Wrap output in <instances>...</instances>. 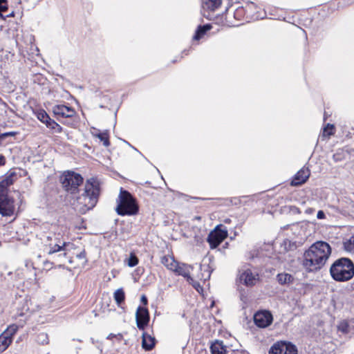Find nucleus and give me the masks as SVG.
Here are the masks:
<instances>
[{
  "label": "nucleus",
  "instance_id": "f257e3e1",
  "mask_svg": "<svg viewBox=\"0 0 354 354\" xmlns=\"http://www.w3.org/2000/svg\"><path fill=\"white\" fill-rule=\"evenodd\" d=\"M40 239L44 244V251L49 256H54L59 266L69 261L67 250L69 243L58 232V227L53 226L50 232L41 234Z\"/></svg>",
  "mask_w": 354,
  "mask_h": 354
},
{
  "label": "nucleus",
  "instance_id": "f03ea898",
  "mask_svg": "<svg viewBox=\"0 0 354 354\" xmlns=\"http://www.w3.org/2000/svg\"><path fill=\"white\" fill-rule=\"evenodd\" d=\"M331 254L330 245L325 241H317L305 251L303 266L308 272L321 269L326 263Z\"/></svg>",
  "mask_w": 354,
  "mask_h": 354
},
{
  "label": "nucleus",
  "instance_id": "7ed1b4c3",
  "mask_svg": "<svg viewBox=\"0 0 354 354\" xmlns=\"http://www.w3.org/2000/svg\"><path fill=\"white\" fill-rule=\"evenodd\" d=\"M17 179L15 172L9 173L0 181V214L3 216H10L15 212V201L8 194V187Z\"/></svg>",
  "mask_w": 354,
  "mask_h": 354
},
{
  "label": "nucleus",
  "instance_id": "20e7f679",
  "mask_svg": "<svg viewBox=\"0 0 354 354\" xmlns=\"http://www.w3.org/2000/svg\"><path fill=\"white\" fill-rule=\"evenodd\" d=\"M100 194V185L95 179L88 180L85 184L84 192L81 196L77 198V203L82 205L79 211L85 213L92 209L97 203Z\"/></svg>",
  "mask_w": 354,
  "mask_h": 354
},
{
  "label": "nucleus",
  "instance_id": "39448f33",
  "mask_svg": "<svg viewBox=\"0 0 354 354\" xmlns=\"http://www.w3.org/2000/svg\"><path fill=\"white\" fill-rule=\"evenodd\" d=\"M330 273L336 281H347L354 276V264L348 258H340L331 265Z\"/></svg>",
  "mask_w": 354,
  "mask_h": 354
},
{
  "label": "nucleus",
  "instance_id": "423d86ee",
  "mask_svg": "<svg viewBox=\"0 0 354 354\" xmlns=\"http://www.w3.org/2000/svg\"><path fill=\"white\" fill-rule=\"evenodd\" d=\"M138 205L136 198L126 190L120 189L115 212L120 216H133L138 214Z\"/></svg>",
  "mask_w": 354,
  "mask_h": 354
},
{
  "label": "nucleus",
  "instance_id": "0eeeda50",
  "mask_svg": "<svg viewBox=\"0 0 354 354\" xmlns=\"http://www.w3.org/2000/svg\"><path fill=\"white\" fill-rule=\"evenodd\" d=\"M60 182L67 192L75 194L77 192L79 186L82 184L83 178L77 173L68 171L62 175Z\"/></svg>",
  "mask_w": 354,
  "mask_h": 354
},
{
  "label": "nucleus",
  "instance_id": "6e6552de",
  "mask_svg": "<svg viewBox=\"0 0 354 354\" xmlns=\"http://www.w3.org/2000/svg\"><path fill=\"white\" fill-rule=\"evenodd\" d=\"M259 280V274L253 272L247 266H243L239 270L238 281L246 286H253Z\"/></svg>",
  "mask_w": 354,
  "mask_h": 354
},
{
  "label": "nucleus",
  "instance_id": "1a4fd4ad",
  "mask_svg": "<svg viewBox=\"0 0 354 354\" xmlns=\"http://www.w3.org/2000/svg\"><path fill=\"white\" fill-rule=\"evenodd\" d=\"M227 236V230H222L220 225H217L215 229L212 231L207 239V242L212 249L217 248L224 239Z\"/></svg>",
  "mask_w": 354,
  "mask_h": 354
},
{
  "label": "nucleus",
  "instance_id": "9d476101",
  "mask_svg": "<svg viewBox=\"0 0 354 354\" xmlns=\"http://www.w3.org/2000/svg\"><path fill=\"white\" fill-rule=\"evenodd\" d=\"M269 354H297V349L290 343L279 342L270 348Z\"/></svg>",
  "mask_w": 354,
  "mask_h": 354
},
{
  "label": "nucleus",
  "instance_id": "9b49d317",
  "mask_svg": "<svg viewBox=\"0 0 354 354\" xmlns=\"http://www.w3.org/2000/svg\"><path fill=\"white\" fill-rule=\"evenodd\" d=\"M272 315L268 310L259 311L254 315L255 324L260 328H266L272 322Z\"/></svg>",
  "mask_w": 354,
  "mask_h": 354
},
{
  "label": "nucleus",
  "instance_id": "f8f14e48",
  "mask_svg": "<svg viewBox=\"0 0 354 354\" xmlns=\"http://www.w3.org/2000/svg\"><path fill=\"white\" fill-rule=\"evenodd\" d=\"M137 327L140 330H144L149 322V311L146 308L139 306L136 313Z\"/></svg>",
  "mask_w": 354,
  "mask_h": 354
},
{
  "label": "nucleus",
  "instance_id": "ddd939ff",
  "mask_svg": "<svg viewBox=\"0 0 354 354\" xmlns=\"http://www.w3.org/2000/svg\"><path fill=\"white\" fill-rule=\"evenodd\" d=\"M55 115L62 118H72L75 114V111L71 106L64 104H57L53 107Z\"/></svg>",
  "mask_w": 354,
  "mask_h": 354
},
{
  "label": "nucleus",
  "instance_id": "4468645a",
  "mask_svg": "<svg viewBox=\"0 0 354 354\" xmlns=\"http://www.w3.org/2000/svg\"><path fill=\"white\" fill-rule=\"evenodd\" d=\"M310 172L308 168H301L293 177L290 185L292 186H299L304 184L309 178Z\"/></svg>",
  "mask_w": 354,
  "mask_h": 354
},
{
  "label": "nucleus",
  "instance_id": "2eb2a0df",
  "mask_svg": "<svg viewBox=\"0 0 354 354\" xmlns=\"http://www.w3.org/2000/svg\"><path fill=\"white\" fill-rule=\"evenodd\" d=\"M142 337V348L146 351L151 350L156 344L155 338L147 333H143Z\"/></svg>",
  "mask_w": 354,
  "mask_h": 354
},
{
  "label": "nucleus",
  "instance_id": "dca6fc26",
  "mask_svg": "<svg viewBox=\"0 0 354 354\" xmlns=\"http://www.w3.org/2000/svg\"><path fill=\"white\" fill-rule=\"evenodd\" d=\"M193 270V266L187 265V264H179L178 263L176 266V269L174 270V272L177 273L178 275H181L187 279L188 281V277H191L189 274L191 270Z\"/></svg>",
  "mask_w": 354,
  "mask_h": 354
},
{
  "label": "nucleus",
  "instance_id": "f3484780",
  "mask_svg": "<svg viewBox=\"0 0 354 354\" xmlns=\"http://www.w3.org/2000/svg\"><path fill=\"white\" fill-rule=\"evenodd\" d=\"M212 354H225L226 349L222 341H215L210 346Z\"/></svg>",
  "mask_w": 354,
  "mask_h": 354
},
{
  "label": "nucleus",
  "instance_id": "a211bd4d",
  "mask_svg": "<svg viewBox=\"0 0 354 354\" xmlns=\"http://www.w3.org/2000/svg\"><path fill=\"white\" fill-rule=\"evenodd\" d=\"M161 263L169 270L174 271L176 269L178 262L171 256H164L161 259Z\"/></svg>",
  "mask_w": 354,
  "mask_h": 354
},
{
  "label": "nucleus",
  "instance_id": "6ab92c4d",
  "mask_svg": "<svg viewBox=\"0 0 354 354\" xmlns=\"http://www.w3.org/2000/svg\"><path fill=\"white\" fill-rule=\"evenodd\" d=\"M222 0H205L203 4L204 9L214 11L221 5Z\"/></svg>",
  "mask_w": 354,
  "mask_h": 354
},
{
  "label": "nucleus",
  "instance_id": "aec40b11",
  "mask_svg": "<svg viewBox=\"0 0 354 354\" xmlns=\"http://www.w3.org/2000/svg\"><path fill=\"white\" fill-rule=\"evenodd\" d=\"M211 28H212V26L210 24L199 26L196 31V33H195L193 39L194 40H199L201 38H202L203 37V35L206 33V32L209 30Z\"/></svg>",
  "mask_w": 354,
  "mask_h": 354
},
{
  "label": "nucleus",
  "instance_id": "412c9836",
  "mask_svg": "<svg viewBox=\"0 0 354 354\" xmlns=\"http://www.w3.org/2000/svg\"><path fill=\"white\" fill-rule=\"evenodd\" d=\"M278 282L281 284H289L292 282L294 277L288 273H280L277 276Z\"/></svg>",
  "mask_w": 354,
  "mask_h": 354
},
{
  "label": "nucleus",
  "instance_id": "4be33fe9",
  "mask_svg": "<svg viewBox=\"0 0 354 354\" xmlns=\"http://www.w3.org/2000/svg\"><path fill=\"white\" fill-rule=\"evenodd\" d=\"M11 338L3 333L0 335V351H4L11 344Z\"/></svg>",
  "mask_w": 354,
  "mask_h": 354
},
{
  "label": "nucleus",
  "instance_id": "5701e85b",
  "mask_svg": "<svg viewBox=\"0 0 354 354\" xmlns=\"http://www.w3.org/2000/svg\"><path fill=\"white\" fill-rule=\"evenodd\" d=\"M114 299L118 306H120L125 299V294L122 288L116 290L113 294Z\"/></svg>",
  "mask_w": 354,
  "mask_h": 354
},
{
  "label": "nucleus",
  "instance_id": "b1692460",
  "mask_svg": "<svg viewBox=\"0 0 354 354\" xmlns=\"http://www.w3.org/2000/svg\"><path fill=\"white\" fill-rule=\"evenodd\" d=\"M34 113L37 118V119L40 120L41 122L44 123L45 124L50 118L47 113L43 109L36 110L35 111H34Z\"/></svg>",
  "mask_w": 354,
  "mask_h": 354
},
{
  "label": "nucleus",
  "instance_id": "393cba45",
  "mask_svg": "<svg viewBox=\"0 0 354 354\" xmlns=\"http://www.w3.org/2000/svg\"><path fill=\"white\" fill-rule=\"evenodd\" d=\"M344 249L348 252L354 253V236L346 240L344 243Z\"/></svg>",
  "mask_w": 354,
  "mask_h": 354
},
{
  "label": "nucleus",
  "instance_id": "a878e982",
  "mask_svg": "<svg viewBox=\"0 0 354 354\" xmlns=\"http://www.w3.org/2000/svg\"><path fill=\"white\" fill-rule=\"evenodd\" d=\"M46 125L48 128L55 130L57 132H61L62 129L60 125L58 124L55 120L50 119V118H49L48 120Z\"/></svg>",
  "mask_w": 354,
  "mask_h": 354
},
{
  "label": "nucleus",
  "instance_id": "bb28decb",
  "mask_svg": "<svg viewBox=\"0 0 354 354\" xmlns=\"http://www.w3.org/2000/svg\"><path fill=\"white\" fill-rule=\"evenodd\" d=\"M18 330V326L16 324H12L9 326L7 329L3 331V333L8 336V337L11 338L12 340V337L17 333Z\"/></svg>",
  "mask_w": 354,
  "mask_h": 354
},
{
  "label": "nucleus",
  "instance_id": "cd10ccee",
  "mask_svg": "<svg viewBox=\"0 0 354 354\" xmlns=\"http://www.w3.org/2000/svg\"><path fill=\"white\" fill-rule=\"evenodd\" d=\"M338 330L344 334H348L350 332L348 323L345 320L342 321L338 325Z\"/></svg>",
  "mask_w": 354,
  "mask_h": 354
},
{
  "label": "nucleus",
  "instance_id": "c85d7f7f",
  "mask_svg": "<svg viewBox=\"0 0 354 354\" xmlns=\"http://www.w3.org/2000/svg\"><path fill=\"white\" fill-rule=\"evenodd\" d=\"M96 136L102 141L103 142V145L105 147H109L110 145L109 137L106 133H100L96 135Z\"/></svg>",
  "mask_w": 354,
  "mask_h": 354
},
{
  "label": "nucleus",
  "instance_id": "c756f323",
  "mask_svg": "<svg viewBox=\"0 0 354 354\" xmlns=\"http://www.w3.org/2000/svg\"><path fill=\"white\" fill-rule=\"evenodd\" d=\"M187 281L196 289L197 292H201L203 291V288L200 283L195 281L192 277H188Z\"/></svg>",
  "mask_w": 354,
  "mask_h": 354
},
{
  "label": "nucleus",
  "instance_id": "7c9ffc66",
  "mask_svg": "<svg viewBox=\"0 0 354 354\" xmlns=\"http://www.w3.org/2000/svg\"><path fill=\"white\" fill-rule=\"evenodd\" d=\"M8 8V1L7 0H0V17L3 19H5L6 17L3 16V12L7 11Z\"/></svg>",
  "mask_w": 354,
  "mask_h": 354
},
{
  "label": "nucleus",
  "instance_id": "2f4dec72",
  "mask_svg": "<svg viewBox=\"0 0 354 354\" xmlns=\"http://www.w3.org/2000/svg\"><path fill=\"white\" fill-rule=\"evenodd\" d=\"M138 263V259L134 254H131L127 259V264L129 267H134Z\"/></svg>",
  "mask_w": 354,
  "mask_h": 354
},
{
  "label": "nucleus",
  "instance_id": "473e14b6",
  "mask_svg": "<svg viewBox=\"0 0 354 354\" xmlns=\"http://www.w3.org/2000/svg\"><path fill=\"white\" fill-rule=\"evenodd\" d=\"M37 342L41 344H46L48 343V337L46 333H41L37 336Z\"/></svg>",
  "mask_w": 354,
  "mask_h": 354
},
{
  "label": "nucleus",
  "instance_id": "72a5a7b5",
  "mask_svg": "<svg viewBox=\"0 0 354 354\" xmlns=\"http://www.w3.org/2000/svg\"><path fill=\"white\" fill-rule=\"evenodd\" d=\"M53 257V259H54L55 261H46L44 262V266L45 267L46 269L47 270H50L51 268H53V264H57V266L60 267L59 266V263H57V261L56 260L55 258H54V256H51Z\"/></svg>",
  "mask_w": 354,
  "mask_h": 354
},
{
  "label": "nucleus",
  "instance_id": "f704fd0d",
  "mask_svg": "<svg viewBox=\"0 0 354 354\" xmlns=\"http://www.w3.org/2000/svg\"><path fill=\"white\" fill-rule=\"evenodd\" d=\"M208 266H202L201 267V270L204 272H207V273L202 274V278L201 279H203L204 281L208 279L210 277V272L208 270Z\"/></svg>",
  "mask_w": 354,
  "mask_h": 354
},
{
  "label": "nucleus",
  "instance_id": "c9c22d12",
  "mask_svg": "<svg viewBox=\"0 0 354 354\" xmlns=\"http://www.w3.org/2000/svg\"><path fill=\"white\" fill-rule=\"evenodd\" d=\"M334 126L330 124H327V125L324 129V134H327L328 136H330L333 134L332 130L333 129Z\"/></svg>",
  "mask_w": 354,
  "mask_h": 354
},
{
  "label": "nucleus",
  "instance_id": "e433bc0d",
  "mask_svg": "<svg viewBox=\"0 0 354 354\" xmlns=\"http://www.w3.org/2000/svg\"><path fill=\"white\" fill-rule=\"evenodd\" d=\"M113 337H115L117 338L118 340H121L122 339V335L121 333H118V334H113V333H110L108 336H107V339H111Z\"/></svg>",
  "mask_w": 354,
  "mask_h": 354
},
{
  "label": "nucleus",
  "instance_id": "4c0bfd02",
  "mask_svg": "<svg viewBox=\"0 0 354 354\" xmlns=\"http://www.w3.org/2000/svg\"><path fill=\"white\" fill-rule=\"evenodd\" d=\"M15 135H16L15 132L10 131V132H6V133H4L3 134H1L0 137H1L3 138H5V137H8V136H14Z\"/></svg>",
  "mask_w": 354,
  "mask_h": 354
},
{
  "label": "nucleus",
  "instance_id": "58836bf2",
  "mask_svg": "<svg viewBox=\"0 0 354 354\" xmlns=\"http://www.w3.org/2000/svg\"><path fill=\"white\" fill-rule=\"evenodd\" d=\"M347 207L348 209V211L351 213L354 214V202L353 201H350Z\"/></svg>",
  "mask_w": 354,
  "mask_h": 354
},
{
  "label": "nucleus",
  "instance_id": "ea45409f",
  "mask_svg": "<svg viewBox=\"0 0 354 354\" xmlns=\"http://www.w3.org/2000/svg\"><path fill=\"white\" fill-rule=\"evenodd\" d=\"M317 217L318 219H323L325 218V214L323 211L322 210H319L318 212H317Z\"/></svg>",
  "mask_w": 354,
  "mask_h": 354
},
{
  "label": "nucleus",
  "instance_id": "a19ab883",
  "mask_svg": "<svg viewBox=\"0 0 354 354\" xmlns=\"http://www.w3.org/2000/svg\"><path fill=\"white\" fill-rule=\"evenodd\" d=\"M6 163V158L3 156H0V166L4 165Z\"/></svg>",
  "mask_w": 354,
  "mask_h": 354
},
{
  "label": "nucleus",
  "instance_id": "79ce46f5",
  "mask_svg": "<svg viewBox=\"0 0 354 354\" xmlns=\"http://www.w3.org/2000/svg\"><path fill=\"white\" fill-rule=\"evenodd\" d=\"M141 301L145 304L146 305L147 304V297L145 296V295H142L141 297Z\"/></svg>",
  "mask_w": 354,
  "mask_h": 354
},
{
  "label": "nucleus",
  "instance_id": "37998d69",
  "mask_svg": "<svg viewBox=\"0 0 354 354\" xmlns=\"http://www.w3.org/2000/svg\"><path fill=\"white\" fill-rule=\"evenodd\" d=\"M77 257L78 258H84V257H85V252H81L80 254L77 255Z\"/></svg>",
  "mask_w": 354,
  "mask_h": 354
},
{
  "label": "nucleus",
  "instance_id": "c03bdc74",
  "mask_svg": "<svg viewBox=\"0 0 354 354\" xmlns=\"http://www.w3.org/2000/svg\"><path fill=\"white\" fill-rule=\"evenodd\" d=\"M223 221L225 223H230L231 220L230 218H225Z\"/></svg>",
  "mask_w": 354,
  "mask_h": 354
},
{
  "label": "nucleus",
  "instance_id": "a18cd8bd",
  "mask_svg": "<svg viewBox=\"0 0 354 354\" xmlns=\"http://www.w3.org/2000/svg\"><path fill=\"white\" fill-rule=\"evenodd\" d=\"M306 213H311V212H313V209H307L306 210Z\"/></svg>",
  "mask_w": 354,
  "mask_h": 354
},
{
  "label": "nucleus",
  "instance_id": "49530a36",
  "mask_svg": "<svg viewBox=\"0 0 354 354\" xmlns=\"http://www.w3.org/2000/svg\"><path fill=\"white\" fill-rule=\"evenodd\" d=\"M11 16H14V14L13 12L10 13V15H7L6 17H11Z\"/></svg>",
  "mask_w": 354,
  "mask_h": 354
},
{
  "label": "nucleus",
  "instance_id": "de8ad7c7",
  "mask_svg": "<svg viewBox=\"0 0 354 354\" xmlns=\"http://www.w3.org/2000/svg\"><path fill=\"white\" fill-rule=\"evenodd\" d=\"M0 138H2L1 137H0Z\"/></svg>",
  "mask_w": 354,
  "mask_h": 354
}]
</instances>
